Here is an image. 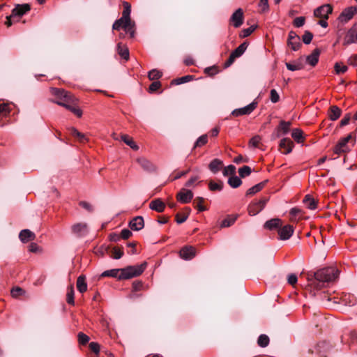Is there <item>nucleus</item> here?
I'll return each mask as SVG.
<instances>
[{
	"instance_id": "obj_1",
	"label": "nucleus",
	"mask_w": 357,
	"mask_h": 357,
	"mask_svg": "<svg viewBox=\"0 0 357 357\" xmlns=\"http://www.w3.org/2000/svg\"><path fill=\"white\" fill-rule=\"evenodd\" d=\"M339 275V271L334 267H326L318 270L314 273V278H308V287L310 294L316 296L318 291L326 286V284L334 282Z\"/></svg>"
},
{
	"instance_id": "obj_2",
	"label": "nucleus",
	"mask_w": 357,
	"mask_h": 357,
	"mask_svg": "<svg viewBox=\"0 0 357 357\" xmlns=\"http://www.w3.org/2000/svg\"><path fill=\"white\" fill-rule=\"evenodd\" d=\"M52 93L56 96V100L54 101L55 103L64 107L75 114L77 116H82V110L73 106V105L75 104L77 99L73 96L72 93L63 89L57 88L52 89Z\"/></svg>"
},
{
	"instance_id": "obj_3",
	"label": "nucleus",
	"mask_w": 357,
	"mask_h": 357,
	"mask_svg": "<svg viewBox=\"0 0 357 357\" xmlns=\"http://www.w3.org/2000/svg\"><path fill=\"white\" fill-rule=\"evenodd\" d=\"M146 267V263L144 262L139 265L128 266L121 268V273L119 275V280H128L141 275Z\"/></svg>"
},
{
	"instance_id": "obj_4",
	"label": "nucleus",
	"mask_w": 357,
	"mask_h": 357,
	"mask_svg": "<svg viewBox=\"0 0 357 357\" xmlns=\"http://www.w3.org/2000/svg\"><path fill=\"white\" fill-rule=\"evenodd\" d=\"M351 139V135H349L347 137L341 139L336 146L334 147V153L337 155L344 153L349 151L348 145L349 142Z\"/></svg>"
},
{
	"instance_id": "obj_5",
	"label": "nucleus",
	"mask_w": 357,
	"mask_h": 357,
	"mask_svg": "<svg viewBox=\"0 0 357 357\" xmlns=\"http://www.w3.org/2000/svg\"><path fill=\"white\" fill-rule=\"evenodd\" d=\"M268 199L263 198L258 202L251 203L248 206V213L250 215H256L261 212L265 207Z\"/></svg>"
},
{
	"instance_id": "obj_6",
	"label": "nucleus",
	"mask_w": 357,
	"mask_h": 357,
	"mask_svg": "<svg viewBox=\"0 0 357 357\" xmlns=\"http://www.w3.org/2000/svg\"><path fill=\"white\" fill-rule=\"evenodd\" d=\"M353 43H357V22L348 30L343 40L344 45Z\"/></svg>"
},
{
	"instance_id": "obj_7",
	"label": "nucleus",
	"mask_w": 357,
	"mask_h": 357,
	"mask_svg": "<svg viewBox=\"0 0 357 357\" xmlns=\"http://www.w3.org/2000/svg\"><path fill=\"white\" fill-rule=\"evenodd\" d=\"M287 45L294 51L298 50L301 46V38L294 31L289 33Z\"/></svg>"
},
{
	"instance_id": "obj_8",
	"label": "nucleus",
	"mask_w": 357,
	"mask_h": 357,
	"mask_svg": "<svg viewBox=\"0 0 357 357\" xmlns=\"http://www.w3.org/2000/svg\"><path fill=\"white\" fill-rule=\"evenodd\" d=\"M333 11V8L330 4H324L314 10V15L316 17L324 18L328 20L329 14Z\"/></svg>"
},
{
	"instance_id": "obj_9",
	"label": "nucleus",
	"mask_w": 357,
	"mask_h": 357,
	"mask_svg": "<svg viewBox=\"0 0 357 357\" xmlns=\"http://www.w3.org/2000/svg\"><path fill=\"white\" fill-rule=\"evenodd\" d=\"M31 9L30 5L28 3L17 4L12 10L11 17H16V22L19 20L20 17L24 15L26 13Z\"/></svg>"
},
{
	"instance_id": "obj_10",
	"label": "nucleus",
	"mask_w": 357,
	"mask_h": 357,
	"mask_svg": "<svg viewBox=\"0 0 357 357\" xmlns=\"http://www.w3.org/2000/svg\"><path fill=\"white\" fill-rule=\"evenodd\" d=\"M257 102L253 101L251 103H250L249 105H248L243 107L234 109L232 112V114L235 116L250 114L255 110V109L257 107Z\"/></svg>"
},
{
	"instance_id": "obj_11",
	"label": "nucleus",
	"mask_w": 357,
	"mask_h": 357,
	"mask_svg": "<svg viewBox=\"0 0 357 357\" xmlns=\"http://www.w3.org/2000/svg\"><path fill=\"white\" fill-rule=\"evenodd\" d=\"M356 12L357 8L356 7H348L341 13L338 19L341 22L346 23L353 18Z\"/></svg>"
},
{
	"instance_id": "obj_12",
	"label": "nucleus",
	"mask_w": 357,
	"mask_h": 357,
	"mask_svg": "<svg viewBox=\"0 0 357 357\" xmlns=\"http://www.w3.org/2000/svg\"><path fill=\"white\" fill-rule=\"evenodd\" d=\"M294 227L290 225H286L284 227H280L278 229V235L280 236V240H287L289 239L294 234Z\"/></svg>"
},
{
	"instance_id": "obj_13",
	"label": "nucleus",
	"mask_w": 357,
	"mask_h": 357,
	"mask_svg": "<svg viewBox=\"0 0 357 357\" xmlns=\"http://www.w3.org/2000/svg\"><path fill=\"white\" fill-rule=\"evenodd\" d=\"M177 200L182 204H187L191 202L193 198V193L190 190L183 188L176 196Z\"/></svg>"
},
{
	"instance_id": "obj_14",
	"label": "nucleus",
	"mask_w": 357,
	"mask_h": 357,
	"mask_svg": "<svg viewBox=\"0 0 357 357\" xmlns=\"http://www.w3.org/2000/svg\"><path fill=\"white\" fill-rule=\"evenodd\" d=\"M231 22L233 23L234 27L238 28L243 23V12L241 8L237 9L231 15L230 18Z\"/></svg>"
},
{
	"instance_id": "obj_15",
	"label": "nucleus",
	"mask_w": 357,
	"mask_h": 357,
	"mask_svg": "<svg viewBox=\"0 0 357 357\" xmlns=\"http://www.w3.org/2000/svg\"><path fill=\"white\" fill-rule=\"evenodd\" d=\"M137 163L146 172H152L155 170V165L149 160L144 157H140L137 159Z\"/></svg>"
},
{
	"instance_id": "obj_16",
	"label": "nucleus",
	"mask_w": 357,
	"mask_h": 357,
	"mask_svg": "<svg viewBox=\"0 0 357 357\" xmlns=\"http://www.w3.org/2000/svg\"><path fill=\"white\" fill-rule=\"evenodd\" d=\"M72 230L74 234L79 237L84 236L88 234V227L86 223H77L73 225Z\"/></svg>"
},
{
	"instance_id": "obj_17",
	"label": "nucleus",
	"mask_w": 357,
	"mask_h": 357,
	"mask_svg": "<svg viewBox=\"0 0 357 357\" xmlns=\"http://www.w3.org/2000/svg\"><path fill=\"white\" fill-rule=\"evenodd\" d=\"M180 256L185 260L192 259L195 256V249L192 246H185L180 250Z\"/></svg>"
},
{
	"instance_id": "obj_18",
	"label": "nucleus",
	"mask_w": 357,
	"mask_h": 357,
	"mask_svg": "<svg viewBox=\"0 0 357 357\" xmlns=\"http://www.w3.org/2000/svg\"><path fill=\"white\" fill-rule=\"evenodd\" d=\"M144 226V219L142 216H136L129 222V227L132 230L139 231Z\"/></svg>"
},
{
	"instance_id": "obj_19",
	"label": "nucleus",
	"mask_w": 357,
	"mask_h": 357,
	"mask_svg": "<svg viewBox=\"0 0 357 357\" xmlns=\"http://www.w3.org/2000/svg\"><path fill=\"white\" fill-rule=\"evenodd\" d=\"M279 146L281 150H283L284 154H288L291 152L294 143L289 138H283L281 139Z\"/></svg>"
},
{
	"instance_id": "obj_20",
	"label": "nucleus",
	"mask_w": 357,
	"mask_h": 357,
	"mask_svg": "<svg viewBox=\"0 0 357 357\" xmlns=\"http://www.w3.org/2000/svg\"><path fill=\"white\" fill-rule=\"evenodd\" d=\"M19 238L22 243H27L36 238L33 232L28 229H22L19 234Z\"/></svg>"
},
{
	"instance_id": "obj_21",
	"label": "nucleus",
	"mask_w": 357,
	"mask_h": 357,
	"mask_svg": "<svg viewBox=\"0 0 357 357\" xmlns=\"http://www.w3.org/2000/svg\"><path fill=\"white\" fill-rule=\"evenodd\" d=\"M149 208L153 211L161 213L165 208V204L160 199H155L150 202Z\"/></svg>"
},
{
	"instance_id": "obj_22",
	"label": "nucleus",
	"mask_w": 357,
	"mask_h": 357,
	"mask_svg": "<svg viewBox=\"0 0 357 357\" xmlns=\"http://www.w3.org/2000/svg\"><path fill=\"white\" fill-rule=\"evenodd\" d=\"M319 55L320 50L318 48L314 49L312 54L306 57V62L311 66H315L319 61Z\"/></svg>"
},
{
	"instance_id": "obj_23",
	"label": "nucleus",
	"mask_w": 357,
	"mask_h": 357,
	"mask_svg": "<svg viewBox=\"0 0 357 357\" xmlns=\"http://www.w3.org/2000/svg\"><path fill=\"white\" fill-rule=\"evenodd\" d=\"M282 220L280 218H273L265 222L264 228L269 230L279 229L282 226Z\"/></svg>"
},
{
	"instance_id": "obj_24",
	"label": "nucleus",
	"mask_w": 357,
	"mask_h": 357,
	"mask_svg": "<svg viewBox=\"0 0 357 357\" xmlns=\"http://www.w3.org/2000/svg\"><path fill=\"white\" fill-rule=\"evenodd\" d=\"M303 202L305 206L310 210H314L317 208V203L316 200L310 195L305 196Z\"/></svg>"
},
{
	"instance_id": "obj_25",
	"label": "nucleus",
	"mask_w": 357,
	"mask_h": 357,
	"mask_svg": "<svg viewBox=\"0 0 357 357\" xmlns=\"http://www.w3.org/2000/svg\"><path fill=\"white\" fill-rule=\"evenodd\" d=\"M77 289L80 293H84L87 290V284L84 275H81L77 278Z\"/></svg>"
},
{
	"instance_id": "obj_26",
	"label": "nucleus",
	"mask_w": 357,
	"mask_h": 357,
	"mask_svg": "<svg viewBox=\"0 0 357 357\" xmlns=\"http://www.w3.org/2000/svg\"><path fill=\"white\" fill-rule=\"evenodd\" d=\"M123 10L122 13V17L123 20H126L127 23H130L131 22L130 19V12H131V6L127 1H123Z\"/></svg>"
},
{
	"instance_id": "obj_27",
	"label": "nucleus",
	"mask_w": 357,
	"mask_h": 357,
	"mask_svg": "<svg viewBox=\"0 0 357 357\" xmlns=\"http://www.w3.org/2000/svg\"><path fill=\"white\" fill-rule=\"evenodd\" d=\"M341 109L335 105L331 106L329 109L328 116L331 121H336L340 116Z\"/></svg>"
},
{
	"instance_id": "obj_28",
	"label": "nucleus",
	"mask_w": 357,
	"mask_h": 357,
	"mask_svg": "<svg viewBox=\"0 0 357 357\" xmlns=\"http://www.w3.org/2000/svg\"><path fill=\"white\" fill-rule=\"evenodd\" d=\"M120 273H121V268H114L102 272L101 277H112L119 280Z\"/></svg>"
},
{
	"instance_id": "obj_29",
	"label": "nucleus",
	"mask_w": 357,
	"mask_h": 357,
	"mask_svg": "<svg viewBox=\"0 0 357 357\" xmlns=\"http://www.w3.org/2000/svg\"><path fill=\"white\" fill-rule=\"evenodd\" d=\"M342 301L346 305L353 306L357 302L356 298L350 294H346L342 296Z\"/></svg>"
},
{
	"instance_id": "obj_30",
	"label": "nucleus",
	"mask_w": 357,
	"mask_h": 357,
	"mask_svg": "<svg viewBox=\"0 0 357 357\" xmlns=\"http://www.w3.org/2000/svg\"><path fill=\"white\" fill-rule=\"evenodd\" d=\"M266 182L267 181H262L249 188L246 192V195H253L255 193L259 192L265 186Z\"/></svg>"
},
{
	"instance_id": "obj_31",
	"label": "nucleus",
	"mask_w": 357,
	"mask_h": 357,
	"mask_svg": "<svg viewBox=\"0 0 357 357\" xmlns=\"http://www.w3.org/2000/svg\"><path fill=\"white\" fill-rule=\"evenodd\" d=\"M222 165V162L221 160L218 159H214L210 162L208 168L213 173L215 174L220 170Z\"/></svg>"
},
{
	"instance_id": "obj_32",
	"label": "nucleus",
	"mask_w": 357,
	"mask_h": 357,
	"mask_svg": "<svg viewBox=\"0 0 357 357\" xmlns=\"http://www.w3.org/2000/svg\"><path fill=\"white\" fill-rule=\"evenodd\" d=\"M248 47V44L244 42L241 43L237 48H236L231 54L236 57H240L246 50Z\"/></svg>"
},
{
	"instance_id": "obj_33",
	"label": "nucleus",
	"mask_w": 357,
	"mask_h": 357,
	"mask_svg": "<svg viewBox=\"0 0 357 357\" xmlns=\"http://www.w3.org/2000/svg\"><path fill=\"white\" fill-rule=\"evenodd\" d=\"M121 139L132 149L135 151H137L139 149V146L135 143L132 138H130L128 135H123L121 136Z\"/></svg>"
},
{
	"instance_id": "obj_34",
	"label": "nucleus",
	"mask_w": 357,
	"mask_h": 357,
	"mask_svg": "<svg viewBox=\"0 0 357 357\" xmlns=\"http://www.w3.org/2000/svg\"><path fill=\"white\" fill-rule=\"evenodd\" d=\"M237 217H238L237 215L228 216L227 218H225V220H223L222 221L220 227H230L231 225H232L235 222V221L237 219Z\"/></svg>"
},
{
	"instance_id": "obj_35",
	"label": "nucleus",
	"mask_w": 357,
	"mask_h": 357,
	"mask_svg": "<svg viewBox=\"0 0 357 357\" xmlns=\"http://www.w3.org/2000/svg\"><path fill=\"white\" fill-rule=\"evenodd\" d=\"M242 183L241 178L236 176L232 175L228 179V184L233 188L239 187Z\"/></svg>"
},
{
	"instance_id": "obj_36",
	"label": "nucleus",
	"mask_w": 357,
	"mask_h": 357,
	"mask_svg": "<svg viewBox=\"0 0 357 357\" xmlns=\"http://www.w3.org/2000/svg\"><path fill=\"white\" fill-rule=\"evenodd\" d=\"M303 132L301 129L296 128L292 130L291 137L298 143H301L303 139Z\"/></svg>"
},
{
	"instance_id": "obj_37",
	"label": "nucleus",
	"mask_w": 357,
	"mask_h": 357,
	"mask_svg": "<svg viewBox=\"0 0 357 357\" xmlns=\"http://www.w3.org/2000/svg\"><path fill=\"white\" fill-rule=\"evenodd\" d=\"M11 109L8 103L0 104V118L6 117L9 115Z\"/></svg>"
},
{
	"instance_id": "obj_38",
	"label": "nucleus",
	"mask_w": 357,
	"mask_h": 357,
	"mask_svg": "<svg viewBox=\"0 0 357 357\" xmlns=\"http://www.w3.org/2000/svg\"><path fill=\"white\" fill-rule=\"evenodd\" d=\"M117 50L119 54L124 59L128 60L129 58V51L126 47H121V43L117 45Z\"/></svg>"
},
{
	"instance_id": "obj_39",
	"label": "nucleus",
	"mask_w": 357,
	"mask_h": 357,
	"mask_svg": "<svg viewBox=\"0 0 357 357\" xmlns=\"http://www.w3.org/2000/svg\"><path fill=\"white\" fill-rule=\"evenodd\" d=\"M257 344L261 347H266L269 344V337L265 334H261L259 336Z\"/></svg>"
},
{
	"instance_id": "obj_40",
	"label": "nucleus",
	"mask_w": 357,
	"mask_h": 357,
	"mask_svg": "<svg viewBox=\"0 0 357 357\" xmlns=\"http://www.w3.org/2000/svg\"><path fill=\"white\" fill-rule=\"evenodd\" d=\"M285 66L289 70L295 71L299 70L303 68V65L301 62L286 63Z\"/></svg>"
},
{
	"instance_id": "obj_41",
	"label": "nucleus",
	"mask_w": 357,
	"mask_h": 357,
	"mask_svg": "<svg viewBox=\"0 0 357 357\" xmlns=\"http://www.w3.org/2000/svg\"><path fill=\"white\" fill-rule=\"evenodd\" d=\"M124 31L130 35V38H134L135 36V23L132 21L124 26Z\"/></svg>"
},
{
	"instance_id": "obj_42",
	"label": "nucleus",
	"mask_w": 357,
	"mask_h": 357,
	"mask_svg": "<svg viewBox=\"0 0 357 357\" xmlns=\"http://www.w3.org/2000/svg\"><path fill=\"white\" fill-rule=\"evenodd\" d=\"M70 134L79 139L81 142H84L87 140L86 137L82 132H79L77 129L72 128L70 129Z\"/></svg>"
},
{
	"instance_id": "obj_43",
	"label": "nucleus",
	"mask_w": 357,
	"mask_h": 357,
	"mask_svg": "<svg viewBox=\"0 0 357 357\" xmlns=\"http://www.w3.org/2000/svg\"><path fill=\"white\" fill-rule=\"evenodd\" d=\"M127 21L126 20H123V18L121 17V18L116 20L113 25H112V29L114 30H119L121 27L123 28L124 29V26L125 24H127Z\"/></svg>"
},
{
	"instance_id": "obj_44",
	"label": "nucleus",
	"mask_w": 357,
	"mask_h": 357,
	"mask_svg": "<svg viewBox=\"0 0 357 357\" xmlns=\"http://www.w3.org/2000/svg\"><path fill=\"white\" fill-rule=\"evenodd\" d=\"M291 125V123L290 121H281L280 122L279 129L282 131L284 135H286L288 133Z\"/></svg>"
},
{
	"instance_id": "obj_45",
	"label": "nucleus",
	"mask_w": 357,
	"mask_h": 357,
	"mask_svg": "<svg viewBox=\"0 0 357 357\" xmlns=\"http://www.w3.org/2000/svg\"><path fill=\"white\" fill-rule=\"evenodd\" d=\"M192 79H193L192 75H185V76L181 77L174 79L173 82L174 84L178 85V84L188 82L192 80Z\"/></svg>"
},
{
	"instance_id": "obj_46",
	"label": "nucleus",
	"mask_w": 357,
	"mask_h": 357,
	"mask_svg": "<svg viewBox=\"0 0 357 357\" xmlns=\"http://www.w3.org/2000/svg\"><path fill=\"white\" fill-rule=\"evenodd\" d=\"M66 301L70 305H74V289L73 286H70L68 289L67 295H66Z\"/></svg>"
},
{
	"instance_id": "obj_47",
	"label": "nucleus",
	"mask_w": 357,
	"mask_h": 357,
	"mask_svg": "<svg viewBox=\"0 0 357 357\" xmlns=\"http://www.w3.org/2000/svg\"><path fill=\"white\" fill-rule=\"evenodd\" d=\"M208 142V135H203L200 136L196 141L194 148L201 147Z\"/></svg>"
},
{
	"instance_id": "obj_48",
	"label": "nucleus",
	"mask_w": 357,
	"mask_h": 357,
	"mask_svg": "<svg viewBox=\"0 0 357 357\" xmlns=\"http://www.w3.org/2000/svg\"><path fill=\"white\" fill-rule=\"evenodd\" d=\"M150 80H156L162 77V73L156 69L151 70L148 75Z\"/></svg>"
},
{
	"instance_id": "obj_49",
	"label": "nucleus",
	"mask_w": 357,
	"mask_h": 357,
	"mask_svg": "<svg viewBox=\"0 0 357 357\" xmlns=\"http://www.w3.org/2000/svg\"><path fill=\"white\" fill-rule=\"evenodd\" d=\"M252 172V169L249 166H243L238 169V173L241 177L244 178L249 176Z\"/></svg>"
},
{
	"instance_id": "obj_50",
	"label": "nucleus",
	"mask_w": 357,
	"mask_h": 357,
	"mask_svg": "<svg viewBox=\"0 0 357 357\" xmlns=\"http://www.w3.org/2000/svg\"><path fill=\"white\" fill-rule=\"evenodd\" d=\"M236 172V167L233 165H229L225 167L222 171V174L225 176L228 175H234Z\"/></svg>"
},
{
	"instance_id": "obj_51",
	"label": "nucleus",
	"mask_w": 357,
	"mask_h": 357,
	"mask_svg": "<svg viewBox=\"0 0 357 357\" xmlns=\"http://www.w3.org/2000/svg\"><path fill=\"white\" fill-rule=\"evenodd\" d=\"M78 342L80 344L84 345L89 341V337L82 332H79L77 335Z\"/></svg>"
},
{
	"instance_id": "obj_52",
	"label": "nucleus",
	"mask_w": 357,
	"mask_h": 357,
	"mask_svg": "<svg viewBox=\"0 0 357 357\" xmlns=\"http://www.w3.org/2000/svg\"><path fill=\"white\" fill-rule=\"evenodd\" d=\"M208 187H209L210 190H211V191H215V190L220 191L222 189L223 183H222V182L215 183L213 181H211L208 184Z\"/></svg>"
},
{
	"instance_id": "obj_53",
	"label": "nucleus",
	"mask_w": 357,
	"mask_h": 357,
	"mask_svg": "<svg viewBox=\"0 0 357 357\" xmlns=\"http://www.w3.org/2000/svg\"><path fill=\"white\" fill-rule=\"evenodd\" d=\"M312 38H313V34L309 31H305L304 34L302 36L303 42L307 45L310 44L311 43Z\"/></svg>"
},
{
	"instance_id": "obj_54",
	"label": "nucleus",
	"mask_w": 357,
	"mask_h": 357,
	"mask_svg": "<svg viewBox=\"0 0 357 357\" xmlns=\"http://www.w3.org/2000/svg\"><path fill=\"white\" fill-rule=\"evenodd\" d=\"M113 258L115 259H119L123 255V251L117 247H114L112 249Z\"/></svg>"
},
{
	"instance_id": "obj_55",
	"label": "nucleus",
	"mask_w": 357,
	"mask_h": 357,
	"mask_svg": "<svg viewBox=\"0 0 357 357\" xmlns=\"http://www.w3.org/2000/svg\"><path fill=\"white\" fill-rule=\"evenodd\" d=\"M289 213L291 215V220H296V217L302 213V210L298 208L294 207L290 210Z\"/></svg>"
},
{
	"instance_id": "obj_56",
	"label": "nucleus",
	"mask_w": 357,
	"mask_h": 357,
	"mask_svg": "<svg viewBox=\"0 0 357 357\" xmlns=\"http://www.w3.org/2000/svg\"><path fill=\"white\" fill-rule=\"evenodd\" d=\"M270 99L273 103H276L280 100V96L275 89H271L270 92Z\"/></svg>"
},
{
	"instance_id": "obj_57",
	"label": "nucleus",
	"mask_w": 357,
	"mask_h": 357,
	"mask_svg": "<svg viewBox=\"0 0 357 357\" xmlns=\"http://www.w3.org/2000/svg\"><path fill=\"white\" fill-rule=\"evenodd\" d=\"M261 142V137L259 135H255L253 137H252L250 140L249 144L250 146L257 148L259 145V144Z\"/></svg>"
},
{
	"instance_id": "obj_58",
	"label": "nucleus",
	"mask_w": 357,
	"mask_h": 357,
	"mask_svg": "<svg viewBox=\"0 0 357 357\" xmlns=\"http://www.w3.org/2000/svg\"><path fill=\"white\" fill-rule=\"evenodd\" d=\"M305 19L304 17H296L293 22V24L296 27H301L305 24Z\"/></svg>"
},
{
	"instance_id": "obj_59",
	"label": "nucleus",
	"mask_w": 357,
	"mask_h": 357,
	"mask_svg": "<svg viewBox=\"0 0 357 357\" xmlns=\"http://www.w3.org/2000/svg\"><path fill=\"white\" fill-rule=\"evenodd\" d=\"M348 70L347 66H341L340 63H336L335 64V70L337 74L344 73Z\"/></svg>"
},
{
	"instance_id": "obj_60",
	"label": "nucleus",
	"mask_w": 357,
	"mask_h": 357,
	"mask_svg": "<svg viewBox=\"0 0 357 357\" xmlns=\"http://www.w3.org/2000/svg\"><path fill=\"white\" fill-rule=\"evenodd\" d=\"M24 291L20 287H15L11 290V295L13 298H17L24 294Z\"/></svg>"
},
{
	"instance_id": "obj_61",
	"label": "nucleus",
	"mask_w": 357,
	"mask_h": 357,
	"mask_svg": "<svg viewBox=\"0 0 357 357\" xmlns=\"http://www.w3.org/2000/svg\"><path fill=\"white\" fill-rule=\"evenodd\" d=\"M160 86H161V84L160 82H158V81L153 82L150 84L149 91L150 93L155 92L158 89H159L160 88Z\"/></svg>"
},
{
	"instance_id": "obj_62",
	"label": "nucleus",
	"mask_w": 357,
	"mask_h": 357,
	"mask_svg": "<svg viewBox=\"0 0 357 357\" xmlns=\"http://www.w3.org/2000/svg\"><path fill=\"white\" fill-rule=\"evenodd\" d=\"M89 349L91 351L95 353L96 354H98L100 351V345L98 343L95 342H91L89 343Z\"/></svg>"
},
{
	"instance_id": "obj_63",
	"label": "nucleus",
	"mask_w": 357,
	"mask_h": 357,
	"mask_svg": "<svg viewBox=\"0 0 357 357\" xmlns=\"http://www.w3.org/2000/svg\"><path fill=\"white\" fill-rule=\"evenodd\" d=\"M255 27L254 26H251L247 29H244L242 31V34L241 35V36L243 38L248 37L255 31Z\"/></svg>"
},
{
	"instance_id": "obj_64",
	"label": "nucleus",
	"mask_w": 357,
	"mask_h": 357,
	"mask_svg": "<svg viewBox=\"0 0 357 357\" xmlns=\"http://www.w3.org/2000/svg\"><path fill=\"white\" fill-rule=\"evenodd\" d=\"M143 287V283L141 281H135L132 283V289L133 292L140 291Z\"/></svg>"
}]
</instances>
